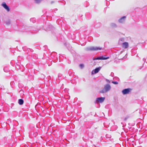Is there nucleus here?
<instances>
[{"instance_id":"obj_17","label":"nucleus","mask_w":147,"mask_h":147,"mask_svg":"<svg viewBox=\"0 0 147 147\" xmlns=\"http://www.w3.org/2000/svg\"><path fill=\"white\" fill-rule=\"evenodd\" d=\"M80 67H81V68H83L84 67V65L82 64H81L80 65Z\"/></svg>"},{"instance_id":"obj_12","label":"nucleus","mask_w":147,"mask_h":147,"mask_svg":"<svg viewBox=\"0 0 147 147\" xmlns=\"http://www.w3.org/2000/svg\"><path fill=\"white\" fill-rule=\"evenodd\" d=\"M30 21L33 23H34L36 22V19L35 18H32L30 19Z\"/></svg>"},{"instance_id":"obj_4","label":"nucleus","mask_w":147,"mask_h":147,"mask_svg":"<svg viewBox=\"0 0 147 147\" xmlns=\"http://www.w3.org/2000/svg\"><path fill=\"white\" fill-rule=\"evenodd\" d=\"M131 90L132 89L130 88L125 89L122 90V92L123 95L128 94Z\"/></svg>"},{"instance_id":"obj_18","label":"nucleus","mask_w":147,"mask_h":147,"mask_svg":"<svg viewBox=\"0 0 147 147\" xmlns=\"http://www.w3.org/2000/svg\"><path fill=\"white\" fill-rule=\"evenodd\" d=\"M106 81L107 82H108V83H110V81H109V80H108V79H106Z\"/></svg>"},{"instance_id":"obj_19","label":"nucleus","mask_w":147,"mask_h":147,"mask_svg":"<svg viewBox=\"0 0 147 147\" xmlns=\"http://www.w3.org/2000/svg\"><path fill=\"white\" fill-rule=\"evenodd\" d=\"M128 117H125L124 119V120L125 121H126L127 120V119H128Z\"/></svg>"},{"instance_id":"obj_3","label":"nucleus","mask_w":147,"mask_h":147,"mask_svg":"<svg viewBox=\"0 0 147 147\" xmlns=\"http://www.w3.org/2000/svg\"><path fill=\"white\" fill-rule=\"evenodd\" d=\"M105 99V97H98L96 98L95 102L96 103H101L104 102Z\"/></svg>"},{"instance_id":"obj_9","label":"nucleus","mask_w":147,"mask_h":147,"mask_svg":"<svg viewBox=\"0 0 147 147\" xmlns=\"http://www.w3.org/2000/svg\"><path fill=\"white\" fill-rule=\"evenodd\" d=\"M122 46L124 49H127L129 47V44L127 42H125L122 43Z\"/></svg>"},{"instance_id":"obj_13","label":"nucleus","mask_w":147,"mask_h":147,"mask_svg":"<svg viewBox=\"0 0 147 147\" xmlns=\"http://www.w3.org/2000/svg\"><path fill=\"white\" fill-rule=\"evenodd\" d=\"M5 23L6 25H9L11 23L10 21V20H8L5 22Z\"/></svg>"},{"instance_id":"obj_5","label":"nucleus","mask_w":147,"mask_h":147,"mask_svg":"<svg viewBox=\"0 0 147 147\" xmlns=\"http://www.w3.org/2000/svg\"><path fill=\"white\" fill-rule=\"evenodd\" d=\"M1 6L6 10L7 12L10 11V9L9 7L7 5L5 2H3L1 4Z\"/></svg>"},{"instance_id":"obj_1","label":"nucleus","mask_w":147,"mask_h":147,"mask_svg":"<svg viewBox=\"0 0 147 147\" xmlns=\"http://www.w3.org/2000/svg\"><path fill=\"white\" fill-rule=\"evenodd\" d=\"M111 89V86L108 84H107L104 86V88L100 91V92L102 93H105L110 90Z\"/></svg>"},{"instance_id":"obj_2","label":"nucleus","mask_w":147,"mask_h":147,"mask_svg":"<svg viewBox=\"0 0 147 147\" xmlns=\"http://www.w3.org/2000/svg\"><path fill=\"white\" fill-rule=\"evenodd\" d=\"M102 49V48L100 47L92 46L86 48L87 51H94L100 50Z\"/></svg>"},{"instance_id":"obj_7","label":"nucleus","mask_w":147,"mask_h":147,"mask_svg":"<svg viewBox=\"0 0 147 147\" xmlns=\"http://www.w3.org/2000/svg\"><path fill=\"white\" fill-rule=\"evenodd\" d=\"M101 68V67H99L97 68H95L94 70L92 71V74H93V73L95 74L98 73L100 70Z\"/></svg>"},{"instance_id":"obj_8","label":"nucleus","mask_w":147,"mask_h":147,"mask_svg":"<svg viewBox=\"0 0 147 147\" xmlns=\"http://www.w3.org/2000/svg\"><path fill=\"white\" fill-rule=\"evenodd\" d=\"M126 18V17L125 16H123L119 20V22L121 23H124L125 22Z\"/></svg>"},{"instance_id":"obj_10","label":"nucleus","mask_w":147,"mask_h":147,"mask_svg":"<svg viewBox=\"0 0 147 147\" xmlns=\"http://www.w3.org/2000/svg\"><path fill=\"white\" fill-rule=\"evenodd\" d=\"M111 27L112 28H116L117 27V24L114 23H112L110 24Z\"/></svg>"},{"instance_id":"obj_16","label":"nucleus","mask_w":147,"mask_h":147,"mask_svg":"<svg viewBox=\"0 0 147 147\" xmlns=\"http://www.w3.org/2000/svg\"><path fill=\"white\" fill-rule=\"evenodd\" d=\"M112 83L115 84H118V82L117 81H112Z\"/></svg>"},{"instance_id":"obj_11","label":"nucleus","mask_w":147,"mask_h":147,"mask_svg":"<svg viewBox=\"0 0 147 147\" xmlns=\"http://www.w3.org/2000/svg\"><path fill=\"white\" fill-rule=\"evenodd\" d=\"M18 103L20 105H22L24 103L23 100L22 99H19Z\"/></svg>"},{"instance_id":"obj_6","label":"nucleus","mask_w":147,"mask_h":147,"mask_svg":"<svg viewBox=\"0 0 147 147\" xmlns=\"http://www.w3.org/2000/svg\"><path fill=\"white\" fill-rule=\"evenodd\" d=\"M109 58V57H104L103 56H102L101 57H99L97 58H95L93 59V60H106L108 59Z\"/></svg>"},{"instance_id":"obj_15","label":"nucleus","mask_w":147,"mask_h":147,"mask_svg":"<svg viewBox=\"0 0 147 147\" xmlns=\"http://www.w3.org/2000/svg\"><path fill=\"white\" fill-rule=\"evenodd\" d=\"M124 40V38H121L119 40V43H121L120 42H123Z\"/></svg>"},{"instance_id":"obj_14","label":"nucleus","mask_w":147,"mask_h":147,"mask_svg":"<svg viewBox=\"0 0 147 147\" xmlns=\"http://www.w3.org/2000/svg\"><path fill=\"white\" fill-rule=\"evenodd\" d=\"M43 0H34L36 3L38 4L40 3Z\"/></svg>"},{"instance_id":"obj_20","label":"nucleus","mask_w":147,"mask_h":147,"mask_svg":"<svg viewBox=\"0 0 147 147\" xmlns=\"http://www.w3.org/2000/svg\"><path fill=\"white\" fill-rule=\"evenodd\" d=\"M54 3V1H52L51 2V4H52Z\"/></svg>"}]
</instances>
